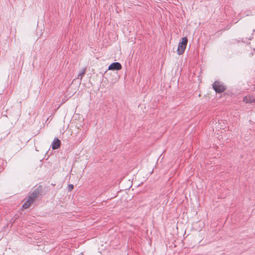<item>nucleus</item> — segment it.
<instances>
[{
	"label": "nucleus",
	"mask_w": 255,
	"mask_h": 255,
	"mask_svg": "<svg viewBox=\"0 0 255 255\" xmlns=\"http://www.w3.org/2000/svg\"><path fill=\"white\" fill-rule=\"evenodd\" d=\"M41 191V186L37 187L26 199V201L22 205V208L24 209L28 208L38 197Z\"/></svg>",
	"instance_id": "1"
},
{
	"label": "nucleus",
	"mask_w": 255,
	"mask_h": 255,
	"mask_svg": "<svg viewBox=\"0 0 255 255\" xmlns=\"http://www.w3.org/2000/svg\"><path fill=\"white\" fill-rule=\"evenodd\" d=\"M41 191V186L37 187L26 199V201L22 205V208L24 209L28 208L38 197Z\"/></svg>",
	"instance_id": "2"
},
{
	"label": "nucleus",
	"mask_w": 255,
	"mask_h": 255,
	"mask_svg": "<svg viewBox=\"0 0 255 255\" xmlns=\"http://www.w3.org/2000/svg\"><path fill=\"white\" fill-rule=\"evenodd\" d=\"M41 191V186L37 187L26 199V201L22 205V208L24 209L28 208L38 197Z\"/></svg>",
	"instance_id": "3"
},
{
	"label": "nucleus",
	"mask_w": 255,
	"mask_h": 255,
	"mask_svg": "<svg viewBox=\"0 0 255 255\" xmlns=\"http://www.w3.org/2000/svg\"><path fill=\"white\" fill-rule=\"evenodd\" d=\"M187 42L188 39L187 37H184L182 38L181 42L179 43L177 49V53L179 55H181L184 53L187 46Z\"/></svg>",
	"instance_id": "4"
},
{
	"label": "nucleus",
	"mask_w": 255,
	"mask_h": 255,
	"mask_svg": "<svg viewBox=\"0 0 255 255\" xmlns=\"http://www.w3.org/2000/svg\"><path fill=\"white\" fill-rule=\"evenodd\" d=\"M213 87L217 93L223 92L226 90L225 86L220 82L215 81L213 84Z\"/></svg>",
	"instance_id": "5"
},
{
	"label": "nucleus",
	"mask_w": 255,
	"mask_h": 255,
	"mask_svg": "<svg viewBox=\"0 0 255 255\" xmlns=\"http://www.w3.org/2000/svg\"><path fill=\"white\" fill-rule=\"evenodd\" d=\"M122 68V65L119 62H114L109 66L108 69L111 70H120Z\"/></svg>",
	"instance_id": "6"
},
{
	"label": "nucleus",
	"mask_w": 255,
	"mask_h": 255,
	"mask_svg": "<svg viewBox=\"0 0 255 255\" xmlns=\"http://www.w3.org/2000/svg\"><path fill=\"white\" fill-rule=\"evenodd\" d=\"M61 145L60 140L57 137H55L52 142V148L53 149L58 148Z\"/></svg>",
	"instance_id": "7"
},
{
	"label": "nucleus",
	"mask_w": 255,
	"mask_h": 255,
	"mask_svg": "<svg viewBox=\"0 0 255 255\" xmlns=\"http://www.w3.org/2000/svg\"><path fill=\"white\" fill-rule=\"evenodd\" d=\"M243 101L246 103H252L255 102V99L249 95L244 97Z\"/></svg>",
	"instance_id": "8"
},
{
	"label": "nucleus",
	"mask_w": 255,
	"mask_h": 255,
	"mask_svg": "<svg viewBox=\"0 0 255 255\" xmlns=\"http://www.w3.org/2000/svg\"><path fill=\"white\" fill-rule=\"evenodd\" d=\"M86 70V67L83 68L78 73L77 79L80 80L81 82L83 77L84 76Z\"/></svg>",
	"instance_id": "9"
},
{
	"label": "nucleus",
	"mask_w": 255,
	"mask_h": 255,
	"mask_svg": "<svg viewBox=\"0 0 255 255\" xmlns=\"http://www.w3.org/2000/svg\"><path fill=\"white\" fill-rule=\"evenodd\" d=\"M74 188V186L73 184H69L68 186V191H71Z\"/></svg>",
	"instance_id": "10"
}]
</instances>
